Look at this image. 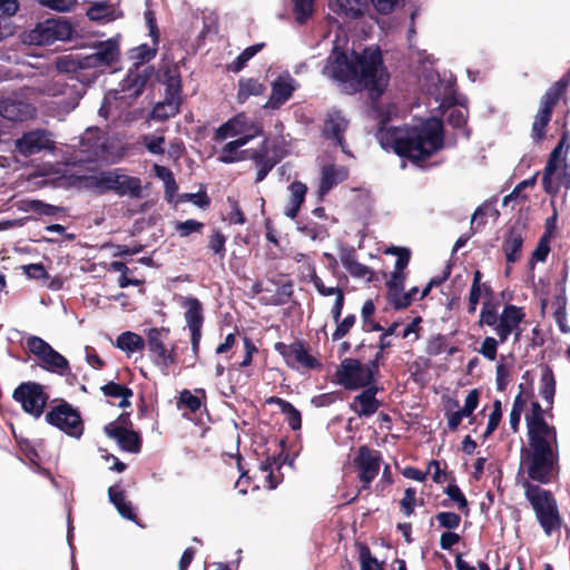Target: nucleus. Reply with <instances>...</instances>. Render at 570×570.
<instances>
[{
    "instance_id": "52",
    "label": "nucleus",
    "mask_w": 570,
    "mask_h": 570,
    "mask_svg": "<svg viewBox=\"0 0 570 570\" xmlns=\"http://www.w3.org/2000/svg\"><path fill=\"white\" fill-rule=\"evenodd\" d=\"M523 407L524 400L522 399L521 394H518L513 401V405L509 414V424L513 432H518L519 430Z\"/></svg>"
},
{
    "instance_id": "10",
    "label": "nucleus",
    "mask_w": 570,
    "mask_h": 570,
    "mask_svg": "<svg viewBox=\"0 0 570 570\" xmlns=\"http://www.w3.org/2000/svg\"><path fill=\"white\" fill-rule=\"evenodd\" d=\"M263 126L256 119L244 112L237 114L226 122L222 124L214 132L215 141H225L232 139H243L250 141L262 136Z\"/></svg>"
},
{
    "instance_id": "22",
    "label": "nucleus",
    "mask_w": 570,
    "mask_h": 570,
    "mask_svg": "<svg viewBox=\"0 0 570 570\" xmlns=\"http://www.w3.org/2000/svg\"><path fill=\"white\" fill-rule=\"evenodd\" d=\"M104 430L110 439L117 442L121 450L130 453L140 452L141 439L139 434L127 429L120 420L107 424Z\"/></svg>"
},
{
    "instance_id": "16",
    "label": "nucleus",
    "mask_w": 570,
    "mask_h": 570,
    "mask_svg": "<svg viewBox=\"0 0 570 570\" xmlns=\"http://www.w3.org/2000/svg\"><path fill=\"white\" fill-rule=\"evenodd\" d=\"M94 48L95 52L83 57L79 63L80 67L105 71L107 68H111L118 62L120 49L116 38L100 41Z\"/></svg>"
},
{
    "instance_id": "35",
    "label": "nucleus",
    "mask_w": 570,
    "mask_h": 570,
    "mask_svg": "<svg viewBox=\"0 0 570 570\" xmlns=\"http://www.w3.org/2000/svg\"><path fill=\"white\" fill-rule=\"evenodd\" d=\"M108 497L110 502L115 505L119 514L128 520H135L136 514L132 505L126 500L125 492L118 485H112L108 489Z\"/></svg>"
},
{
    "instance_id": "60",
    "label": "nucleus",
    "mask_w": 570,
    "mask_h": 570,
    "mask_svg": "<svg viewBox=\"0 0 570 570\" xmlns=\"http://www.w3.org/2000/svg\"><path fill=\"white\" fill-rule=\"evenodd\" d=\"M549 252H550L549 236L544 235L539 240L535 249L532 253V257H531V262H530L531 267H533L534 263H537V262H540V263L546 262Z\"/></svg>"
},
{
    "instance_id": "27",
    "label": "nucleus",
    "mask_w": 570,
    "mask_h": 570,
    "mask_svg": "<svg viewBox=\"0 0 570 570\" xmlns=\"http://www.w3.org/2000/svg\"><path fill=\"white\" fill-rule=\"evenodd\" d=\"M296 88L297 82L289 73L279 75L272 83V94L264 108H279L292 97Z\"/></svg>"
},
{
    "instance_id": "43",
    "label": "nucleus",
    "mask_w": 570,
    "mask_h": 570,
    "mask_svg": "<svg viewBox=\"0 0 570 570\" xmlns=\"http://www.w3.org/2000/svg\"><path fill=\"white\" fill-rule=\"evenodd\" d=\"M40 362L45 370L59 374L66 371L69 365L67 358L53 348L40 358Z\"/></svg>"
},
{
    "instance_id": "32",
    "label": "nucleus",
    "mask_w": 570,
    "mask_h": 570,
    "mask_svg": "<svg viewBox=\"0 0 570 570\" xmlns=\"http://www.w3.org/2000/svg\"><path fill=\"white\" fill-rule=\"evenodd\" d=\"M348 176L346 167L338 165H325L322 168L318 187L320 196L326 195L333 187L344 181Z\"/></svg>"
},
{
    "instance_id": "62",
    "label": "nucleus",
    "mask_w": 570,
    "mask_h": 570,
    "mask_svg": "<svg viewBox=\"0 0 570 570\" xmlns=\"http://www.w3.org/2000/svg\"><path fill=\"white\" fill-rule=\"evenodd\" d=\"M361 570H384L382 564L371 554L367 547H363L360 551Z\"/></svg>"
},
{
    "instance_id": "34",
    "label": "nucleus",
    "mask_w": 570,
    "mask_h": 570,
    "mask_svg": "<svg viewBox=\"0 0 570 570\" xmlns=\"http://www.w3.org/2000/svg\"><path fill=\"white\" fill-rule=\"evenodd\" d=\"M289 198L284 209V215L291 219H294L305 200L307 193V186L302 181H293L288 186Z\"/></svg>"
},
{
    "instance_id": "8",
    "label": "nucleus",
    "mask_w": 570,
    "mask_h": 570,
    "mask_svg": "<svg viewBox=\"0 0 570 570\" xmlns=\"http://www.w3.org/2000/svg\"><path fill=\"white\" fill-rule=\"evenodd\" d=\"M525 497L531 503L535 517L547 535H551L554 530L560 529L561 519L559 515L557 502L551 493L538 485L523 483Z\"/></svg>"
},
{
    "instance_id": "4",
    "label": "nucleus",
    "mask_w": 570,
    "mask_h": 570,
    "mask_svg": "<svg viewBox=\"0 0 570 570\" xmlns=\"http://www.w3.org/2000/svg\"><path fill=\"white\" fill-rule=\"evenodd\" d=\"M145 20L153 40V46L150 47L144 43L129 51L131 67L128 69L127 76L121 82V91L129 98L138 97L154 75V67L147 63L156 56L159 42V30L156 17L151 10L145 12Z\"/></svg>"
},
{
    "instance_id": "29",
    "label": "nucleus",
    "mask_w": 570,
    "mask_h": 570,
    "mask_svg": "<svg viewBox=\"0 0 570 570\" xmlns=\"http://www.w3.org/2000/svg\"><path fill=\"white\" fill-rule=\"evenodd\" d=\"M523 242L524 232L522 226L513 225L509 229L502 244V249L509 264L515 263L521 257Z\"/></svg>"
},
{
    "instance_id": "58",
    "label": "nucleus",
    "mask_w": 570,
    "mask_h": 570,
    "mask_svg": "<svg viewBox=\"0 0 570 570\" xmlns=\"http://www.w3.org/2000/svg\"><path fill=\"white\" fill-rule=\"evenodd\" d=\"M276 463L274 459L266 458L264 461L259 463V470L265 474V480L267 482L266 488L273 490L279 483V480L275 478L273 473V465Z\"/></svg>"
},
{
    "instance_id": "1",
    "label": "nucleus",
    "mask_w": 570,
    "mask_h": 570,
    "mask_svg": "<svg viewBox=\"0 0 570 570\" xmlns=\"http://www.w3.org/2000/svg\"><path fill=\"white\" fill-rule=\"evenodd\" d=\"M322 73L336 81L348 94L367 89L371 98L372 116L385 124L396 115V106L380 101L389 81V76L382 66L379 49L366 48L353 59L334 46L332 53L323 67Z\"/></svg>"
},
{
    "instance_id": "21",
    "label": "nucleus",
    "mask_w": 570,
    "mask_h": 570,
    "mask_svg": "<svg viewBox=\"0 0 570 570\" xmlns=\"http://www.w3.org/2000/svg\"><path fill=\"white\" fill-rule=\"evenodd\" d=\"M183 306L186 308L185 321L190 331L191 350L196 354L202 338L203 306L196 297H185Z\"/></svg>"
},
{
    "instance_id": "39",
    "label": "nucleus",
    "mask_w": 570,
    "mask_h": 570,
    "mask_svg": "<svg viewBox=\"0 0 570 570\" xmlns=\"http://www.w3.org/2000/svg\"><path fill=\"white\" fill-rule=\"evenodd\" d=\"M539 392L549 409H551L556 392V380L552 370L548 366L543 367L542 370Z\"/></svg>"
},
{
    "instance_id": "5",
    "label": "nucleus",
    "mask_w": 570,
    "mask_h": 570,
    "mask_svg": "<svg viewBox=\"0 0 570 570\" xmlns=\"http://www.w3.org/2000/svg\"><path fill=\"white\" fill-rule=\"evenodd\" d=\"M76 180L79 187L97 194L114 191L118 196L131 198H140L142 196L140 179L126 175L120 168L79 176Z\"/></svg>"
},
{
    "instance_id": "53",
    "label": "nucleus",
    "mask_w": 570,
    "mask_h": 570,
    "mask_svg": "<svg viewBox=\"0 0 570 570\" xmlns=\"http://www.w3.org/2000/svg\"><path fill=\"white\" fill-rule=\"evenodd\" d=\"M444 492L452 501H454L458 504L460 511L468 514V500L465 499L463 492L456 484H449Z\"/></svg>"
},
{
    "instance_id": "61",
    "label": "nucleus",
    "mask_w": 570,
    "mask_h": 570,
    "mask_svg": "<svg viewBox=\"0 0 570 570\" xmlns=\"http://www.w3.org/2000/svg\"><path fill=\"white\" fill-rule=\"evenodd\" d=\"M501 416H502L501 402L499 400H495L493 403V410H492L491 414L489 415L487 430L483 435L484 438H488L495 431V429L498 428V425L501 421Z\"/></svg>"
},
{
    "instance_id": "63",
    "label": "nucleus",
    "mask_w": 570,
    "mask_h": 570,
    "mask_svg": "<svg viewBox=\"0 0 570 570\" xmlns=\"http://www.w3.org/2000/svg\"><path fill=\"white\" fill-rule=\"evenodd\" d=\"M226 236L220 230H215L213 235L209 237V248L220 258L225 257L226 248Z\"/></svg>"
},
{
    "instance_id": "41",
    "label": "nucleus",
    "mask_w": 570,
    "mask_h": 570,
    "mask_svg": "<svg viewBox=\"0 0 570 570\" xmlns=\"http://www.w3.org/2000/svg\"><path fill=\"white\" fill-rule=\"evenodd\" d=\"M336 10L348 18H356L364 13L368 0H335Z\"/></svg>"
},
{
    "instance_id": "25",
    "label": "nucleus",
    "mask_w": 570,
    "mask_h": 570,
    "mask_svg": "<svg viewBox=\"0 0 570 570\" xmlns=\"http://www.w3.org/2000/svg\"><path fill=\"white\" fill-rule=\"evenodd\" d=\"M168 330L165 328H150L147 333L148 350L155 364L168 367L175 362V357L165 345L164 341L167 338Z\"/></svg>"
},
{
    "instance_id": "37",
    "label": "nucleus",
    "mask_w": 570,
    "mask_h": 570,
    "mask_svg": "<svg viewBox=\"0 0 570 570\" xmlns=\"http://www.w3.org/2000/svg\"><path fill=\"white\" fill-rule=\"evenodd\" d=\"M87 17L92 21L108 22L116 18V10L106 1H97L88 8Z\"/></svg>"
},
{
    "instance_id": "17",
    "label": "nucleus",
    "mask_w": 570,
    "mask_h": 570,
    "mask_svg": "<svg viewBox=\"0 0 570 570\" xmlns=\"http://www.w3.org/2000/svg\"><path fill=\"white\" fill-rule=\"evenodd\" d=\"M348 125L350 120L346 116L340 109L332 108L325 114L322 126L323 138L334 146L340 147L346 155H350L347 144L345 141V132Z\"/></svg>"
},
{
    "instance_id": "3",
    "label": "nucleus",
    "mask_w": 570,
    "mask_h": 570,
    "mask_svg": "<svg viewBox=\"0 0 570 570\" xmlns=\"http://www.w3.org/2000/svg\"><path fill=\"white\" fill-rule=\"evenodd\" d=\"M381 147L401 157L424 159L443 147V126L438 118H428L414 126L385 127L376 132Z\"/></svg>"
},
{
    "instance_id": "50",
    "label": "nucleus",
    "mask_w": 570,
    "mask_h": 570,
    "mask_svg": "<svg viewBox=\"0 0 570 570\" xmlns=\"http://www.w3.org/2000/svg\"><path fill=\"white\" fill-rule=\"evenodd\" d=\"M101 391L106 396L122 399L120 405H125V402H127L128 397L132 395V392L129 389L124 387L115 382L107 383L101 387Z\"/></svg>"
},
{
    "instance_id": "6",
    "label": "nucleus",
    "mask_w": 570,
    "mask_h": 570,
    "mask_svg": "<svg viewBox=\"0 0 570 570\" xmlns=\"http://www.w3.org/2000/svg\"><path fill=\"white\" fill-rule=\"evenodd\" d=\"M26 96L31 97L37 94L59 98L57 105L59 109L68 114L73 110L82 96V85L72 76L58 75L42 83L26 88Z\"/></svg>"
},
{
    "instance_id": "56",
    "label": "nucleus",
    "mask_w": 570,
    "mask_h": 570,
    "mask_svg": "<svg viewBox=\"0 0 570 570\" xmlns=\"http://www.w3.org/2000/svg\"><path fill=\"white\" fill-rule=\"evenodd\" d=\"M501 344L499 338L487 336L478 352L487 360L494 361L497 358L498 345Z\"/></svg>"
},
{
    "instance_id": "57",
    "label": "nucleus",
    "mask_w": 570,
    "mask_h": 570,
    "mask_svg": "<svg viewBox=\"0 0 570 570\" xmlns=\"http://www.w3.org/2000/svg\"><path fill=\"white\" fill-rule=\"evenodd\" d=\"M404 289H387L389 302L395 308H405L411 305V293H404Z\"/></svg>"
},
{
    "instance_id": "47",
    "label": "nucleus",
    "mask_w": 570,
    "mask_h": 570,
    "mask_svg": "<svg viewBox=\"0 0 570 570\" xmlns=\"http://www.w3.org/2000/svg\"><path fill=\"white\" fill-rule=\"evenodd\" d=\"M553 304L557 306L556 311H554L556 322H557L560 331L562 333L567 334L570 332V326L568 325V322H567V312H566L567 298H566L564 293H561L560 295H558L556 297Z\"/></svg>"
},
{
    "instance_id": "18",
    "label": "nucleus",
    "mask_w": 570,
    "mask_h": 570,
    "mask_svg": "<svg viewBox=\"0 0 570 570\" xmlns=\"http://www.w3.org/2000/svg\"><path fill=\"white\" fill-rule=\"evenodd\" d=\"M56 142L52 134L46 129H33L16 139L14 148L18 154L29 157L41 151H53Z\"/></svg>"
},
{
    "instance_id": "46",
    "label": "nucleus",
    "mask_w": 570,
    "mask_h": 570,
    "mask_svg": "<svg viewBox=\"0 0 570 570\" xmlns=\"http://www.w3.org/2000/svg\"><path fill=\"white\" fill-rule=\"evenodd\" d=\"M296 22L305 23L314 13L315 0H292Z\"/></svg>"
},
{
    "instance_id": "54",
    "label": "nucleus",
    "mask_w": 570,
    "mask_h": 570,
    "mask_svg": "<svg viewBox=\"0 0 570 570\" xmlns=\"http://www.w3.org/2000/svg\"><path fill=\"white\" fill-rule=\"evenodd\" d=\"M41 6L47 7L57 12H70L77 4V0H37Z\"/></svg>"
},
{
    "instance_id": "14",
    "label": "nucleus",
    "mask_w": 570,
    "mask_h": 570,
    "mask_svg": "<svg viewBox=\"0 0 570 570\" xmlns=\"http://www.w3.org/2000/svg\"><path fill=\"white\" fill-rule=\"evenodd\" d=\"M46 421L75 439H79L83 433V423L79 412L68 403L53 406L46 414Z\"/></svg>"
},
{
    "instance_id": "40",
    "label": "nucleus",
    "mask_w": 570,
    "mask_h": 570,
    "mask_svg": "<svg viewBox=\"0 0 570 570\" xmlns=\"http://www.w3.org/2000/svg\"><path fill=\"white\" fill-rule=\"evenodd\" d=\"M268 403L276 404L279 407L281 412L285 415L288 425L293 430L301 429V425H302L301 413L289 402L283 400V399L273 396L268 400Z\"/></svg>"
},
{
    "instance_id": "26",
    "label": "nucleus",
    "mask_w": 570,
    "mask_h": 570,
    "mask_svg": "<svg viewBox=\"0 0 570 570\" xmlns=\"http://www.w3.org/2000/svg\"><path fill=\"white\" fill-rule=\"evenodd\" d=\"M275 350L282 354L286 363L292 367L315 368L320 363L315 357L308 354L304 346L299 343L286 345L276 343Z\"/></svg>"
},
{
    "instance_id": "59",
    "label": "nucleus",
    "mask_w": 570,
    "mask_h": 570,
    "mask_svg": "<svg viewBox=\"0 0 570 570\" xmlns=\"http://www.w3.org/2000/svg\"><path fill=\"white\" fill-rule=\"evenodd\" d=\"M142 142L147 150L154 155H163L165 137L164 136H155V135H146L142 137Z\"/></svg>"
},
{
    "instance_id": "45",
    "label": "nucleus",
    "mask_w": 570,
    "mask_h": 570,
    "mask_svg": "<svg viewBox=\"0 0 570 570\" xmlns=\"http://www.w3.org/2000/svg\"><path fill=\"white\" fill-rule=\"evenodd\" d=\"M499 216V212L495 208L493 203L485 202L482 205H480L471 218V226L472 228L479 229L480 227L484 226L488 218H497Z\"/></svg>"
},
{
    "instance_id": "49",
    "label": "nucleus",
    "mask_w": 570,
    "mask_h": 570,
    "mask_svg": "<svg viewBox=\"0 0 570 570\" xmlns=\"http://www.w3.org/2000/svg\"><path fill=\"white\" fill-rule=\"evenodd\" d=\"M27 348L39 360L42 358L52 346L39 336L31 335L26 340Z\"/></svg>"
},
{
    "instance_id": "44",
    "label": "nucleus",
    "mask_w": 570,
    "mask_h": 570,
    "mask_svg": "<svg viewBox=\"0 0 570 570\" xmlns=\"http://www.w3.org/2000/svg\"><path fill=\"white\" fill-rule=\"evenodd\" d=\"M443 109L446 121L454 128H461L466 122V109L463 106L455 105L453 100L448 102Z\"/></svg>"
},
{
    "instance_id": "24",
    "label": "nucleus",
    "mask_w": 570,
    "mask_h": 570,
    "mask_svg": "<svg viewBox=\"0 0 570 570\" xmlns=\"http://www.w3.org/2000/svg\"><path fill=\"white\" fill-rule=\"evenodd\" d=\"M380 454L376 451L370 450L367 446H361L354 459V464L358 470L361 481L368 485L379 474L380 471Z\"/></svg>"
},
{
    "instance_id": "23",
    "label": "nucleus",
    "mask_w": 570,
    "mask_h": 570,
    "mask_svg": "<svg viewBox=\"0 0 570 570\" xmlns=\"http://www.w3.org/2000/svg\"><path fill=\"white\" fill-rule=\"evenodd\" d=\"M424 86L428 94L439 104V108H443L448 102L454 100L455 82L451 76L441 79L438 73L429 71Z\"/></svg>"
},
{
    "instance_id": "20",
    "label": "nucleus",
    "mask_w": 570,
    "mask_h": 570,
    "mask_svg": "<svg viewBox=\"0 0 570 570\" xmlns=\"http://www.w3.org/2000/svg\"><path fill=\"white\" fill-rule=\"evenodd\" d=\"M36 115V107L18 95L0 98V117L8 121L22 122L35 118Z\"/></svg>"
},
{
    "instance_id": "19",
    "label": "nucleus",
    "mask_w": 570,
    "mask_h": 570,
    "mask_svg": "<svg viewBox=\"0 0 570 570\" xmlns=\"http://www.w3.org/2000/svg\"><path fill=\"white\" fill-rule=\"evenodd\" d=\"M524 312L521 307L515 305H505L499 315L494 333L499 337L500 343L507 342L510 335H513L514 341L519 342L522 336L521 323L524 320Z\"/></svg>"
},
{
    "instance_id": "13",
    "label": "nucleus",
    "mask_w": 570,
    "mask_h": 570,
    "mask_svg": "<svg viewBox=\"0 0 570 570\" xmlns=\"http://www.w3.org/2000/svg\"><path fill=\"white\" fill-rule=\"evenodd\" d=\"M566 87V82L557 81L542 96L531 128V137L534 141H540L544 137L546 127L551 120L553 108L564 92Z\"/></svg>"
},
{
    "instance_id": "51",
    "label": "nucleus",
    "mask_w": 570,
    "mask_h": 570,
    "mask_svg": "<svg viewBox=\"0 0 570 570\" xmlns=\"http://www.w3.org/2000/svg\"><path fill=\"white\" fill-rule=\"evenodd\" d=\"M165 87L166 98H175L180 101L181 82L178 75L170 72L166 73Z\"/></svg>"
},
{
    "instance_id": "55",
    "label": "nucleus",
    "mask_w": 570,
    "mask_h": 570,
    "mask_svg": "<svg viewBox=\"0 0 570 570\" xmlns=\"http://www.w3.org/2000/svg\"><path fill=\"white\" fill-rule=\"evenodd\" d=\"M297 229L311 240L323 239L326 236V229L316 223L298 225Z\"/></svg>"
},
{
    "instance_id": "36",
    "label": "nucleus",
    "mask_w": 570,
    "mask_h": 570,
    "mask_svg": "<svg viewBox=\"0 0 570 570\" xmlns=\"http://www.w3.org/2000/svg\"><path fill=\"white\" fill-rule=\"evenodd\" d=\"M116 346L128 355L144 350V338L134 332L121 333L116 341Z\"/></svg>"
},
{
    "instance_id": "15",
    "label": "nucleus",
    "mask_w": 570,
    "mask_h": 570,
    "mask_svg": "<svg viewBox=\"0 0 570 570\" xmlns=\"http://www.w3.org/2000/svg\"><path fill=\"white\" fill-rule=\"evenodd\" d=\"M13 399L21 404L23 411L38 419L43 413L48 396L38 383H22L13 392Z\"/></svg>"
},
{
    "instance_id": "48",
    "label": "nucleus",
    "mask_w": 570,
    "mask_h": 570,
    "mask_svg": "<svg viewBox=\"0 0 570 570\" xmlns=\"http://www.w3.org/2000/svg\"><path fill=\"white\" fill-rule=\"evenodd\" d=\"M263 45H254V46H250V47H247L229 66H228V69L234 71V72H238L240 71L245 66L246 63L255 56L259 52V50L262 49Z\"/></svg>"
},
{
    "instance_id": "2",
    "label": "nucleus",
    "mask_w": 570,
    "mask_h": 570,
    "mask_svg": "<svg viewBox=\"0 0 570 570\" xmlns=\"http://www.w3.org/2000/svg\"><path fill=\"white\" fill-rule=\"evenodd\" d=\"M539 402L525 414L528 445L521 450V468L537 482L547 483L559 460L557 430L546 419Z\"/></svg>"
},
{
    "instance_id": "28",
    "label": "nucleus",
    "mask_w": 570,
    "mask_h": 570,
    "mask_svg": "<svg viewBox=\"0 0 570 570\" xmlns=\"http://www.w3.org/2000/svg\"><path fill=\"white\" fill-rule=\"evenodd\" d=\"M249 159L253 160L257 171L255 183H261L265 179L268 173L276 166L279 158L269 155L268 140L265 139L262 145L253 149L249 154Z\"/></svg>"
},
{
    "instance_id": "33",
    "label": "nucleus",
    "mask_w": 570,
    "mask_h": 570,
    "mask_svg": "<svg viewBox=\"0 0 570 570\" xmlns=\"http://www.w3.org/2000/svg\"><path fill=\"white\" fill-rule=\"evenodd\" d=\"M248 141L243 139H233L226 142L218 151L217 159L223 164H234L249 159L253 149H242Z\"/></svg>"
},
{
    "instance_id": "30",
    "label": "nucleus",
    "mask_w": 570,
    "mask_h": 570,
    "mask_svg": "<svg viewBox=\"0 0 570 570\" xmlns=\"http://www.w3.org/2000/svg\"><path fill=\"white\" fill-rule=\"evenodd\" d=\"M479 404V392L478 390H471L465 397L464 406L462 409L459 407V403L455 402L453 405L456 409L455 411H449L448 416V426L450 430L454 431L460 425L463 417L472 416L474 410Z\"/></svg>"
},
{
    "instance_id": "31",
    "label": "nucleus",
    "mask_w": 570,
    "mask_h": 570,
    "mask_svg": "<svg viewBox=\"0 0 570 570\" xmlns=\"http://www.w3.org/2000/svg\"><path fill=\"white\" fill-rule=\"evenodd\" d=\"M377 393L376 387H366L362 393L356 395L351 403V410L358 416H371L380 406V402L375 395Z\"/></svg>"
},
{
    "instance_id": "12",
    "label": "nucleus",
    "mask_w": 570,
    "mask_h": 570,
    "mask_svg": "<svg viewBox=\"0 0 570 570\" xmlns=\"http://www.w3.org/2000/svg\"><path fill=\"white\" fill-rule=\"evenodd\" d=\"M73 28L62 17L39 22L29 35L30 41L38 46H49L56 41H67L72 38Z\"/></svg>"
},
{
    "instance_id": "7",
    "label": "nucleus",
    "mask_w": 570,
    "mask_h": 570,
    "mask_svg": "<svg viewBox=\"0 0 570 570\" xmlns=\"http://www.w3.org/2000/svg\"><path fill=\"white\" fill-rule=\"evenodd\" d=\"M78 153L72 163L96 160L116 163L119 158L115 141L98 128H89L83 132L79 140Z\"/></svg>"
},
{
    "instance_id": "38",
    "label": "nucleus",
    "mask_w": 570,
    "mask_h": 570,
    "mask_svg": "<svg viewBox=\"0 0 570 570\" xmlns=\"http://www.w3.org/2000/svg\"><path fill=\"white\" fill-rule=\"evenodd\" d=\"M180 101L175 98H164L157 102L151 110V118L156 120H166L174 117L179 111Z\"/></svg>"
},
{
    "instance_id": "9",
    "label": "nucleus",
    "mask_w": 570,
    "mask_h": 570,
    "mask_svg": "<svg viewBox=\"0 0 570 570\" xmlns=\"http://www.w3.org/2000/svg\"><path fill=\"white\" fill-rule=\"evenodd\" d=\"M566 136L551 151L543 170L542 186L546 193L557 194L561 186L570 188V165L564 161Z\"/></svg>"
},
{
    "instance_id": "11",
    "label": "nucleus",
    "mask_w": 570,
    "mask_h": 570,
    "mask_svg": "<svg viewBox=\"0 0 570 570\" xmlns=\"http://www.w3.org/2000/svg\"><path fill=\"white\" fill-rule=\"evenodd\" d=\"M375 363L363 364L355 358H345L337 371V381L346 390H356L371 387L375 381Z\"/></svg>"
},
{
    "instance_id": "42",
    "label": "nucleus",
    "mask_w": 570,
    "mask_h": 570,
    "mask_svg": "<svg viewBox=\"0 0 570 570\" xmlns=\"http://www.w3.org/2000/svg\"><path fill=\"white\" fill-rule=\"evenodd\" d=\"M264 92V86L257 79L242 78L238 82L237 100L244 102L250 96H259Z\"/></svg>"
},
{
    "instance_id": "64",
    "label": "nucleus",
    "mask_w": 570,
    "mask_h": 570,
    "mask_svg": "<svg viewBox=\"0 0 570 570\" xmlns=\"http://www.w3.org/2000/svg\"><path fill=\"white\" fill-rule=\"evenodd\" d=\"M499 321V316L497 315V311L490 306L489 303H484L480 313V325H488L494 330L497 327Z\"/></svg>"
}]
</instances>
